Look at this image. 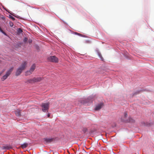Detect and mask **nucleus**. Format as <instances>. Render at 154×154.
Listing matches in <instances>:
<instances>
[{"instance_id": "obj_1", "label": "nucleus", "mask_w": 154, "mask_h": 154, "mask_svg": "<svg viewBox=\"0 0 154 154\" xmlns=\"http://www.w3.org/2000/svg\"><path fill=\"white\" fill-rule=\"evenodd\" d=\"M41 106L43 112H48L49 107V103H42L41 105Z\"/></svg>"}, {"instance_id": "obj_2", "label": "nucleus", "mask_w": 154, "mask_h": 154, "mask_svg": "<svg viewBox=\"0 0 154 154\" xmlns=\"http://www.w3.org/2000/svg\"><path fill=\"white\" fill-rule=\"evenodd\" d=\"M13 69L14 67H12L8 70L5 75L2 77L1 79L2 81H4L8 78V77L10 75L11 72L13 71Z\"/></svg>"}, {"instance_id": "obj_3", "label": "nucleus", "mask_w": 154, "mask_h": 154, "mask_svg": "<svg viewBox=\"0 0 154 154\" xmlns=\"http://www.w3.org/2000/svg\"><path fill=\"white\" fill-rule=\"evenodd\" d=\"M48 60L51 62L57 63L58 62V58L55 56H50L48 58Z\"/></svg>"}, {"instance_id": "obj_4", "label": "nucleus", "mask_w": 154, "mask_h": 154, "mask_svg": "<svg viewBox=\"0 0 154 154\" xmlns=\"http://www.w3.org/2000/svg\"><path fill=\"white\" fill-rule=\"evenodd\" d=\"M44 140L45 142L46 143H48L53 141L54 140V138H44Z\"/></svg>"}, {"instance_id": "obj_5", "label": "nucleus", "mask_w": 154, "mask_h": 154, "mask_svg": "<svg viewBox=\"0 0 154 154\" xmlns=\"http://www.w3.org/2000/svg\"><path fill=\"white\" fill-rule=\"evenodd\" d=\"M27 64V61H24L23 62L20 67L24 70L26 67Z\"/></svg>"}, {"instance_id": "obj_6", "label": "nucleus", "mask_w": 154, "mask_h": 154, "mask_svg": "<svg viewBox=\"0 0 154 154\" xmlns=\"http://www.w3.org/2000/svg\"><path fill=\"white\" fill-rule=\"evenodd\" d=\"M103 106V103H101L97 105L95 108L96 110H100L101 108Z\"/></svg>"}, {"instance_id": "obj_7", "label": "nucleus", "mask_w": 154, "mask_h": 154, "mask_svg": "<svg viewBox=\"0 0 154 154\" xmlns=\"http://www.w3.org/2000/svg\"><path fill=\"white\" fill-rule=\"evenodd\" d=\"M23 70V69L19 67L17 70L16 75V76L19 75L22 73Z\"/></svg>"}, {"instance_id": "obj_8", "label": "nucleus", "mask_w": 154, "mask_h": 154, "mask_svg": "<svg viewBox=\"0 0 154 154\" xmlns=\"http://www.w3.org/2000/svg\"><path fill=\"white\" fill-rule=\"evenodd\" d=\"M33 78L35 83L40 82L43 79V78L41 77H34Z\"/></svg>"}, {"instance_id": "obj_9", "label": "nucleus", "mask_w": 154, "mask_h": 154, "mask_svg": "<svg viewBox=\"0 0 154 154\" xmlns=\"http://www.w3.org/2000/svg\"><path fill=\"white\" fill-rule=\"evenodd\" d=\"M26 83H30V84H33L35 82L34 80V78L32 79H28L25 82Z\"/></svg>"}, {"instance_id": "obj_10", "label": "nucleus", "mask_w": 154, "mask_h": 154, "mask_svg": "<svg viewBox=\"0 0 154 154\" xmlns=\"http://www.w3.org/2000/svg\"><path fill=\"white\" fill-rule=\"evenodd\" d=\"M36 66L35 64H33L29 70L32 72L34 71L35 68Z\"/></svg>"}, {"instance_id": "obj_11", "label": "nucleus", "mask_w": 154, "mask_h": 154, "mask_svg": "<svg viewBox=\"0 0 154 154\" xmlns=\"http://www.w3.org/2000/svg\"><path fill=\"white\" fill-rule=\"evenodd\" d=\"M32 72H31V71H30V70L27 71L25 72V75L26 76L28 75H30L31 74H32Z\"/></svg>"}, {"instance_id": "obj_12", "label": "nucleus", "mask_w": 154, "mask_h": 154, "mask_svg": "<svg viewBox=\"0 0 154 154\" xmlns=\"http://www.w3.org/2000/svg\"><path fill=\"white\" fill-rule=\"evenodd\" d=\"M15 114L17 116H20L21 115V112L20 111H17L15 112Z\"/></svg>"}, {"instance_id": "obj_13", "label": "nucleus", "mask_w": 154, "mask_h": 154, "mask_svg": "<svg viewBox=\"0 0 154 154\" xmlns=\"http://www.w3.org/2000/svg\"><path fill=\"white\" fill-rule=\"evenodd\" d=\"M28 144L27 143H24L23 144L21 145V147L23 148H26L28 146Z\"/></svg>"}, {"instance_id": "obj_14", "label": "nucleus", "mask_w": 154, "mask_h": 154, "mask_svg": "<svg viewBox=\"0 0 154 154\" xmlns=\"http://www.w3.org/2000/svg\"><path fill=\"white\" fill-rule=\"evenodd\" d=\"M127 122H134V120L131 118H129L128 120H127Z\"/></svg>"}, {"instance_id": "obj_15", "label": "nucleus", "mask_w": 154, "mask_h": 154, "mask_svg": "<svg viewBox=\"0 0 154 154\" xmlns=\"http://www.w3.org/2000/svg\"><path fill=\"white\" fill-rule=\"evenodd\" d=\"M98 55L99 56L100 58L102 60H103V58L102 57L101 55V54L100 53L98 52Z\"/></svg>"}, {"instance_id": "obj_16", "label": "nucleus", "mask_w": 154, "mask_h": 154, "mask_svg": "<svg viewBox=\"0 0 154 154\" xmlns=\"http://www.w3.org/2000/svg\"><path fill=\"white\" fill-rule=\"evenodd\" d=\"M17 31L19 33H20L23 32V30L20 28H19L18 29Z\"/></svg>"}, {"instance_id": "obj_17", "label": "nucleus", "mask_w": 154, "mask_h": 154, "mask_svg": "<svg viewBox=\"0 0 154 154\" xmlns=\"http://www.w3.org/2000/svg\"><path fill=\"white\" fill-rule=\"evenodd\" d=\"M9 24L10 26L13 27L14 26V24L12 22H10L9 23Z\"/></svg>"}, {"instance_id": "obj_18", "label": "nucleus", "mask_w": 154, "mask_h": 154, "mask_svg": "<svg viewBox=\"0 0 154 154\" xmlns=\"http://www.w3.org/2000/svg\"><path fill=\"white\" fill-rule=\"evenodd\" d=\"M27 38H25L23 39V41L24 42H27Z\"/></svg>"}, {"instance_id": "obj_19", "label": "nucleus", "mask_w": 154, "mask_h": 154, "mask_svg": "<svg viewBox=\"0 0 154 154\" xmlns=\"http://www.w3.org/2000/svg\"><path fill=\"white\" fill-rule=\"evenodd\" d=\"M28 42L29 44H31L32 42V40L31 39H29L28 40Z\"/></svg>"}, {"instance_id": "obj_20", "label": "nucleus", "mask_w": 154, "mask_h": 154, "mask_svg": "<svg viewBox=\"0 0 154 154\" xmlns=\"http://www.w3.org/2000/svg\"><path fill=\"white\" fill-rule=\"evenodd\" d=\"M124 117L125 118H126L128 116L126 112H125L124 113Z\"/></svg>"}, {"instance_id": "obj_21", "label": "nucleus", "mask_w": 154, "mask_h": 154, "mask_svg": "<svg viewBox=\"0 0 154 154\" xmlns=\"http://www.w3.org/2000/svg\"><path fill=\"white\" fill-rule=\"evenodd\" d=\"M10 18L13 20H15V18L13 17L12 16H10Z\"/></svg>"}, {"instance_id": "obj_22", "label": "nucleus", "mask_w": 154, "mask_h": 154, "mask_svg": "<svg viewBox=\"0 0 154 154\" xmlns=\"http://www.w3.org/2000/svg\"><path fill=\"white\" fill-rule=\"evenodd\" d=\"M50 114L48 113V114L47 116L48 117H49L50 116Z\"/></svg>"}, {"instance_id": "obj_23", "label": "nucleus", "mask_w": 154, "mask_h": 154, "mask_svg": "<svg viewBox=\"0 0 154 154\" xmlns=\"http://www.w3.org/2000/svg\"><path fill=\"white\" fill-rule=\"evenodd\" d=\"M2 19L3 20H4V19H5V17H2Z\"/></svg>"}, {"instance_id": "obj_24", "label": "nucleus", "mask_w": 154, "mask_h": 154, "mask_svg": "<svg viewBox=\"0 0 154 154\" xmlns=\"http://www.w3.org/2000/svg\"><path fill=\"white\" fill-rule=\"evenodd\" d=\"M6 148H9L8 147V146L6 147Z\"/></svg>"}, {"instance_id": "obj_25", "label": "nucleus", "mask_w": 154, "mask_h": 154, "mask_svg": "<svg viewBox=\"0 0 154 154\" xmlns=\"http://www.w3.org/2000/svg\"><path fill=\"white\" fill-rule=\"evenodd\" d=\"M1 74H0V75H1Z\"/></svg>"}]
</instances>
